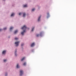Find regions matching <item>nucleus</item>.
<instances>
[{"label":"nucleus","mask_w":76,"mask_h":76,"mask_svg":"<svg viewBox=\"0 0 76 76\" xmlns=\"http://www.w3.org/2000/svg\"><path fill=\"white\" fill-rule=\"evenodd\" d=\"M23 30H24L22 32H21V34H22V35H23L26 31V30L27 28V27H26V26H24L23 27L21 28Z\"/></svg>","instance_id":"nucleus-1"},{"label":"nucleus","mask_w":76,"mask_h":76,"mask_svg":"<svg viewBox=\"0 0 76 76\" xmlns=\"http://www.w3.org/2000/svg\"><path fill=\"white\" fill-rule=\"evenodd\" d=\"M20 42H15V44L16 46H18V45H19Z\"/></svg>","instance_id":"nucleus-2"},{"label":"nucleus","mask_w":76,"mask_h":76,"mask_svg":"<svg viewBox=\"0 0 76 76\" xmlns=\"http://www.w3.org/2000/svg\"><path fill=\"white\" fill-rule=\"evenodd\" d=\"M20 76H22L23 74V70H20Z\"/></svg>","instance_id":"nucleus-3"},{"label":"nucleus","mask_w":76,"mask_h":76,"mask_svg":"<svg viewBox=\"0 0 76 76\" xmlns=\"http://www.w3.org/2000/svg\"><path fill=\"white\" fill-rule=\"evenodd\" d=\"M34 45H35L34 43H32V44H31V47H32L33 46H34Z\"/></svg>","instance_id":"nucleus-4"},{"label":"nucleus","mask_w":76,"mask_h":76,"mask_svg":"<svg viewBox=\"0 0 76 76\" xmlns=\"http://www.w3.org/2000/svg\"><path fill=\"white\" fill-rule=\"evenodd\" d=\"M6 50H3L2 52V53L3 54H4L6 53Z\"/></svg>","instance_id":"nucleus-5"},{"label":"nucleus","mask_w":76,"mask_h":76,"mask_svg":"<svg viewBox=\"0 0 76 76\" xmlns=\"http://www.w3.org/2000/svg\"><path fill=\"white\" fill-rule=\"evenodd\" d=\"M41 16H40L39 17V18H38V21H39L40 20V19L41 18Z\"/></svg>","instance_id":"nucleus-6"},{"label":"nucleus","mask_w":76,"mask_h":76,"mask_svg":"<svg viewBox=\"0 0 76 76\" xmlns=\"http://www.w3.org/2000/svg\"><path fill=\"white\" fill-rule=\"evenodd\" d=\"M43 33V32H40V36H42V34Z\"/></svg>","instance_id":"nucleus-7"},{"label":"nucleus","mask_w":76,"mask_h":76,"mask_svg":"<svg viewBox=\"0 0 76 76\" xmlns=\"http://www.w3.org/2000/svg\"><path fill=\"white\" fill-rule=\"evenodd\" d=\"M25 57H24L22 59H21V61H23V60H24V59H25Z\"/></svg>","instance_id":"nucleus-8"},{"label":"nucleus","mask_w":76,"mask_h":76,"mask_svg":"<svg viewBox=\"0 0 76 76\" xmlns=\"http://www.w3.org/2000/svg\"><path fill=\"white\" fill-rule=\"evenodd\" d=\"M18 30H15L14 32V33L16 34V33L18 32Z\"/></svg>","instance_id":"nucleus-9"},{"label":"nucleus","mask_w":76,"mask_h":76,"mask_svg":"<svg viewBox=\"0 0 76 76\" xmlns=\"http://www.w3.org/2000/svg\"><path fill=\"white\" fill-rule=\"evenodd\" d=\"M13 28V27H11L10 28V30L11 31L12 30V28Z\"/></svg>","instance_id":"nucleus-10"},{"label":"nucleus","mask_w":76,"mask_h":76,"mask_svg":"<svg viewBox=\"0 0 76 76\" xmlns=\"http://www.w3.org/2000/svg\"><path fill=\"white\" fill-rule=\"evenodd\" d=\"M15 14L14 13H12V14L11 16H13V15H14Z\"/></svg>","instance_id":"nucleus-11"},{"label":"nucleus","mask_w":76,"mask_h":76,"mask_svg":"<svg viewBox=\"0 0 76 76\" xmlns=\"http://www.w3.org/2000/svg\"><path fill=\"white\" fill-rule=\"evenodd\" d=\"M26 15V14H25V13H23V17H24Z\"/></svg>","instance_id":"nucleus-12"},{"label":"nucleus","mask_w":76,"mask_h":76,"mask_svg":"<svg viewBox=\"0 0 76 76\" xmlns=\"http://www.w3.org/2000/svg\"><path fill=\"white\" fill-rule=\"evenodd\" d=\"M19 64H17V68H19Z\"/></svg>","instance_id":"nucleus-13"},{"label":"nucleus","mask_w":76,"mask_h":76,"mask_svg":"<svg viewBox=\"0 0 76 76\" xmlns=\"http://www.w3.org/2000/svg\"><path fill=\"white\" fill-rule=\"evenodd\" d=\"M27 7V5H25L23 6L24 7Z\"/></svg>","instance_id":"nucleus-14"},{"label":"nucleus","mask_w":76,"mask_h":76,"mask_svg":"<svg viewBox=\"0 0 76 76\" xmlns=\"http://www.w3.org/2000/svg\"><path fill=\"white\" fill-rule=\"evenodd\" d=\"M26 64V62H24V64H23V65H25Z\"/></svg>","instance_id":"nucleus-15"},{"label":"nucleus","mask_w":76,"mask_h":76,"mask_svg":"<svg viewBox=\"0 0 76 76\" xmlns=\"http://www.w3.org/2000/svg\"><path fill=\"white\" fill-rule=\"evenodd\" d=\"M15 40H18V37H15Z\"/></svg>","instance_id":"nucleus-16"},{"label":"nucleus","mask_w":76,"mask_h":76,"mask_svg":"<svg viewBox=\"0 0 76 76\" xmlns=\"http://www.w3.org/2000/svg\"><path fill=\"white\" fill-rule=\"evenodd\" d=\"M34 27H33V28H32V31H33V30H34Z\"/></svg>","instance_id":"nucleus-17"},{"label":"nucleus","mask_w":76,"mask_h":76,"mask_svg":"<svg viewBox=\"0 0 76 76\" xmlns=\"http://www.w3.org/2000/svg\"><path fill=\"white\" fill-rule=\"evenodd\" d=\"M7 29V28L6 27H5V28H3V29H4V30H6Z\"/></svg>","instance_id":"nucleus-18"},{"label":"nucleus","mask_w":76,"mask_h":76,"mask_svg":"<svg viewBox=\"0 0 76 76\" xmlns=\"http://www.w3.org/2000/svg\"><path fill=\"white\" fill-rule=\"evenodd\" d=\"M39 36V34H37V37H38Z\"/></svg>","instance_id":"nucleus-19"},{"label":"nucleus","mask_w":76,"mask_h":76,"mask_svg":"<svg viewBox=\"0 0 76 76\" xmlns=\"http://www.w3.org/2000/svg\"><path fill=\"white\" fill-rule=\"evenodd\" d=\"M6 61H7V59H4V62H6Z\"/></svg>","instance_id":"nucleus-20"},{"label":"nucleus","mask_w":76,"mask_h":76,"mask_svg":"<svg viewBox=\"0 0 76 76\" xmlns=\"http://www.w3.org/2000/svg\"><path fill=\"white\" fill-rule=\"evenodd\" d=\"M35 10V9H32V11H34V10Z\"/></svg>","instance_id":"nucleus-21"},{"label":"nucleus","mask_w":76,"mask_h":76,"mask_svg":"<svg viewBox=\"0 0 76 76\" xmlns=\"http://www.w3.org/2000/svg\"><path fill=\"white\" fill-rule=\"evenodd\" d=\"M16 51H15V55L16 56Z\"/></svg>","instance_id":"nucleus-22"},{"label":"nucleus","mask_w":76,"mask_h":76,"mask_svg":"<svg viewBox=\"0 0 76 76\" xmlns=\"http://www.w3.org/2000/svg\"><path fill=\"white\" fill-rule=\"evenodd\" d=\"M21 13H19V15H21Z\"/></svg>","instance_id":"nucleus-23"},{"label":"nucleus","mask_w":76,"mask_h":76,"mask_svg":"<svg viewBox=\"0 0 76 76\" xmlns=\"http://www.w3.org/2000/svg\"><path fill=\"white\" fill-rule=\"evenodd\" d=\"M47 15H49V13H48Z\"/></svg>","instance_id":"nucleus-24"},{"label":"nucleus","mask_w":76,"mask_h":76,"mask_svg":"<svg viewBox=\"0 0 76 76\" xmlns=\"http://www.w3.org/2000/svg\"><path fill=\"white\" fill-rule=\"evenodd\" d=\"M24 44H21V46H22Z\"/></svg>","instance_id":"nucleus-25"},{"label":"nucleus","mask_w":76,"mask_h":76,"mask_svg":"<svg viewBox=\"0 0 76 76\" xmlns=\"http://www.w3.org/2000/svg\"><path fill=\"white\" fill-rule=\"evenodd\" d=\"M1 30H2L1 29H0V31H1Z\"/></svg>","instance_id":"nucleus-26"}]
</instances>
